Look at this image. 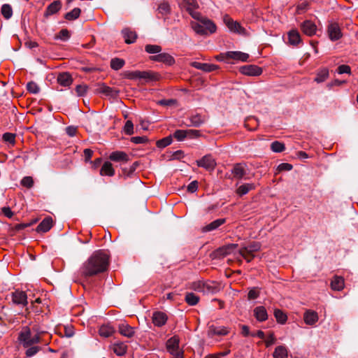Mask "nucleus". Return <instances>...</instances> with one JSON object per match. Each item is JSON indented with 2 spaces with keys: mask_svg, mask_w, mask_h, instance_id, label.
Segmentation results:
<instances>
[{
  "mask_svg": "<svg viewBox=\"0 0 358 358\" xmlns=\"http://www.w3.org/2000/svg\"><path fill=\"white\" fill-rule=\"evenodd\" d=\"M109 266V255L99 250L92 255L82 264L79 268V275L85 281L107 271Z\"/></svg>",
  "mask_w": 358,
  "mask_h": 358,
  "instance_id": "nucleus-1",
  "label": "nucleus"
},
{
  "mask_svg": "<svg viewBox=\"0 0 358 358\" xmlns=\"http://www.w3.org/2000/svg\"><path fill=\"white\" fill-rule=\"evenodd\" d=\"M197 20V22H191V27L196 34L200 35H208L216 31V25L212 20L203 17L201 15L199 17V20Z\"/></svg>",
  "mask_w": 358,
  "mask_h": 358,
  "instance_id": "nucleus-2",
  "label": "nucleus"
},
{
  "mask_svg": "<svg viewBox=\"0 0 358 358\" xmlns=\"http://www.w3.org/2000/svg\"><path fill=\"white\" fill-rule=\"evenodd\" d=\"M23 348H29L31 345L41 343L39 335H33L31 328L29 326H24L17 338Z\"/></svg>",
  "mask_w": 358,
  "mask_h": 358,
  "instance_id": "nucleus-3",
  "label": "nucleus"
},
{
  "mask_svg": "<svg viewBox=\"0 0 358 358\" xmlns=\"http://www.w3.org/2000/svg\"><path fill=\"white\" fill-rule=\"evenodd\" d=\"M125 78L130 80H144L146 82L157 81L161 78V75L151 71H127L124 72Z\"/></svg>",
  "mask_w": 358,
  "mask_h": 358,
  "instance_id": "nucleus-4",
  "label": "nucleus"
},
{
  "mask_svg": "<svg viewBox=\"0 0 358 358\" xmlns=\"http://www.w3.org/2000/svg\"><path fill=\"white\" fill-rule=\"evenodd\" d=\"M179 343L180 338L178 336H173L166 341V350L173 358H183V351L180 349Z\"/></svg>",
  "mask_w": 358,
  "mask_h": 358,
  "instance_id": "nucleus-5",
  "label": "nucleus"
},
{
  "mask_svg": "<svg viewBox=\"0 0 358 358\" xmlns=\"http://www.w3.org/2000/svg\"><path fill=\"white\" fill-rule=\"evenodd\" d=\"M224 22L231 31L242 36L248 35L246 29L243 27L240 23L236 21H234L231 17H229V15H227L224 17Z\"/></svg>",
  "mask_w": 358,
  "mask_h": 358,
  "instance_id": "nucleus-6",
  "label": "nucleus"
},
{
  "mask_svg": "<svg viewBox=\"0 0 358 358\" xmlns=\"http://www.w3.org/2000/svg\"><path fill=\"white\" fill-rule=\"evenodd\" d=\"M237 246V244L232 243L220 247L217 250L212 252L210 257L212 259H222L231 254Z\"/></svg>",
  "mask_w": 358,
  "mask_h": 358,
  "instance_id": "nucleus-7",
  "label": "nucleus"
},
{
  "mask_svg": "<svg viewBox=\"0 0 358 358\" xmlns=\"http://www.w3.org/2000/svg\"><path fill=\"white\" fill-rule=\"evenodd\" d=\"M196 164L207 171H213L216 166L215 159L210 155L203 156L201 159L196 161Z\"/></svg>",
  "mask_w": 358,
  "mask_h": 358,
  "instance_id": "nucleus-8",
  "label": "nucleus"
},
{
  "mask_svg": "<svg viewBox=\"0 0 358 358\" xmlns=\"http://www.w3.org/2000/svg\"><path fill=\"white\" fill-rule=\"evenodd\" d=\"M150 59L151 61L164 63L167 66H172L176 62L173 57L166 52H160L156 55L150 56Z\"/></svg>",
  "mask_w": 358,
  "mask_h": 358,
  "instance_id": "nucleus-9",
  "label": "nucleus"
},
{
  "mask_svg": "<svg viewBox=\"0 0 358 358\" xmlns=\"http://www.w3.org/2000/svg\"><path fill=\"white\" fill-rule=\"evenodd\" d=\"M184 7L194 19L199 20L201 15L196 10L199 6L196 0H185Z\"/></svg>",
  "mask_w": 358,
  "mask_h": 358,
  "instance_id": "nucleus-10",
  "label": "nucleus"
},
{
  "mask_svg": "<svg viewBox=\"0 0 358 358\" xmlns=\"http://www.w3.org/2000/svg\"><path fill=\"white\" fill-rule=\"evenodd\" d=\"M11 297L12 301L16 305L24 307L28 304L27 294L23 291L15 290L12 293Z\"/></svg>",
  "mask_w": 358,
  "mask_h": 358,
  "instance_id": "nucleus-11",
  "label": "nucleus"
},
{
  "mask_svg": "<svg viewBox=\"0 0 358 358\" xmlns=\"http://www.w3.org/2000/svg\"><path fill=\"white\" fill-rule=\"evenodd\" d=\"M239 71L242 74L249 76H259L262 73L260 67L252 64L243 66L240 67Z\"/></svg>",
  "mask_w": 358,
  "mask_h": 358,
  "instance_id": "nucleus-12",
  "label": "nucleus"
},
{
  "mask_svg": "<svg viewBox=\"0 0 358 358\" xmlns=\"http://www.w3.org/2000/svg\"><path fill=\"white\" fill-rule=\"evenodd\" d=\"M329 38L334 41L342 37V33L339 25L337 23H331L327 28Z\"/></svg>",
  "mask_w": 358,
  "mask_h": 358,
  "instance_id": "nucleus-13",
  "label": "nucleus"
},
{
  "mask_svg": "<svg viewBox=\"0 0 358 358\" xmlns=\"http://www.w3.org/2000/svg\"><path fill=\"white\" fill-rule=\"evenodd\" d=\"M301 29L306 35L311 36L315 34L317 27L312 21L305 20L301 23Z\"/></svg>",
  "mask_w": 358,
  "mask_h": 358,
  "instance_id": "nucleus-14",
  "label": "nucleus"
},
{
  "mask_svg": "<svg viewBox=\"0 0 358 358\" xmlns=\"http://www.w3.org/2000/svg\"><path fill=\"white\" fill-rule=\"evenodd\" d=\"M167 315L160 311L155 312L152 315V322L155 326L162 327L167 321Z\"/></svg>",
  "mask_w": 358,
  "mask_h": 358,
  "instance_id": "nucleus-15",
  "label": "nucleus"
},
{
  "mask_svg": "<svg viewBox=\"0 0 358 358\" xmlns=\"http://www.w3.org/2000/svg\"><path fill=\"white\" fill-rule=\"evenodd\" d=\"M227 58L229 59L240 60L242 62H247L249 58V55L239 51H229L226 52Z\"/></svg>",
  "mask_w": 358,
  "mask_h": 358,
  "instance_id": "nucleus-16",
  "label": "nucleus"
},
{
  "mask_svg": "<svg viewBox=\"0 0 358 358\" xmlns=\"http://www.w3.org/2000/svg\"><path fill=\"white\" fill-rule=\"evenodd\" d=\"M205 116L200 114H195L189 117V123L187 124L188 127H199L206 122Z\"/></svg>",
  "mask_w": 358,
  "mask_h": 358,
  "instance_id": "nucleus-17",
  "label": "nucleus"
},
{
  "mask_svg": "<svg viewBox=\"0 0 358 358\" xmlns=\"http://www.w3.org/2000/svg\"><path fill=\"white\" fill-rule=\"evenodd\" d=\"M119 332L124 336L131 338L134 336V329L127 323H121L118 326Z\"/></svg>",
  "mask_w": 358,
  "mask_h": 358,
  "instance_id": "nucleus-18",
  "label": "nucleus"
},
{
  "mask_svg": "<svg viewBox=\"0 0 358 358\" xmlns=\"http://www.w3.org/2000/svg\"><path fill=\"white\" fill-rule=\"evenodd\" d=\"M109 159L113 162H127L129 161V155L122 151H115L110 155Z\"/></svg>",
  "mask_w": 358,
  "mask_h": 358,
  "instance_id": "nucleus-19",
  "label": "nucleus"
},
{
  "mask_svg": "<svg viewBox=\"0 0 358 358\" xmlns=\"http://www.w3.org/2000/svg\"><path fill=\"white\" fill-rule=\"evenodd\" d=\"M57 82L58 83L64 87H69L71 85L73 82V79L71 76L68 72H63L58 75L57 76Z\"/></svg>",
  "mask_w": 358,
  "mask_h": 358,
  "instance_id": "nucleus-20",
  "label": "nucleus"
},
{
  "mask_svg": "<svg viewBox=\"0 0 358 358\" xmlns=\"http://www.w3.org/2000/svg\"><path fill=\"white\" fill-rule=\"evenodd\" d=\"M122 34L123 36L125 43L127 44L134 43L137 38L136 33L129 28L124 29L122 31Z\"/></svg>",
  "mask_w": 358,
  "mask_h": 358,
  "instance_id": "nucleus-21",
  "label": "nucleus"
},
{
  "mask_svg": "<svg viewBox=\"0 0 358 358\" xmlns=\"http://www.w3.org/2000/svg\"><path fill=\"white\" fill-rule=\"evenodd\" d=\"M52 227V219L50 217H45L43 221L37 226V232H47Z\"/></svg>",
  "mask_w": 358,
  "mask_h": 358,
  "instance_id": "nucleus-22",
  "label": "nucleus"
},
{
  "mask_svg": "<svg viewBox=\"0 0 358 358\" xmlns=\"http://www.w3.org/2000/svg\"><path fill=\"white\" fill-rule=\"evenodd\" d=\"M254 315L259 322H264L268 319V314L264 306H257L254 309Z\"/></svg>",
  "mask_w": 358,
  "mask_h": 358,
  "instance_id": "nucleus-23",
  "label": "nucleus"
},
{
  "mask_svg": "<svg viewBox=\"0 0 358 358\" xmlns=\"http://www.w3.org/2000/svg\"><path fill=\"white\" fill-rule=\"evenodd\" d=\"M192 66L197 69L202 70L205 72H211L217 69L218 66L212 64L200 63L194 62L192 64Z\"/></svg>",
  "mask_w": 358,
  "mask_h": 358,
  "instance_id": "nucleus-24",
  "label": "nucleus"
},
{
  "mask_svg": "<svg viewBox=\"0 0 358 358\" xmlns=\"http://www.w3.org/2000/svg\"><path fill=\"white\" fill-rule=\"evenodd\" d=\"M304 322L308 325H313L318 320V315L315 311L307 310L303 315Z\"/></svg>",
  "mask_w": 358,
  "mask_h": 358,
  "instance_id": "nucleus-25",
  "label": "nucleus"
},
{
  "mask_svg": "<svg viewBox=\"0 0 358 358\" xmlns=\"http://www.w3.org/2000/svg\"><path fill=\"white\" fill-rule=\"evenodd\" d=\"M98 90L100 93L110 97H116L119 93L117 90L108 87L104 84H101Z\"/></svg>",
  "mask_w": 358,
  "mask_h": 358,
  "instance_id": "nucleus-26",
  "label": "nucleus"
},
{
  "mask_svg": "<svg viewBox=\"0 0 358 358\" xmlns=\"http://www.w3.org/2000/svg\"><path fill=\"white\" fill-rule=\"evenodd\" d=\"M231 173L234 175V178H236L238 179H242L246 174L245 165L242 164H235L231 171Z\"/></svg>",
  "mask_w": 358,
  "mask_h": 358,
  "instance_id": "nucleus-27",
  "label": "nucleus"
},
{
  "mask_svg": "<svg viewBox=\"0 0 358 358\" xmlns=\"http://www.w3.org/2000/svg\"><path fill=\"white\" fill-rule=\"evenodd\" d=\"M289 43L292 45H296L301 42L299 32L296 29H292L288 32Z\"/></svg>",
  "mask_w": 358,
  "mask_h": 358,
  "instance_id": "nucleus-28",
  "label": "nucleus"
},
{
  "mask_svg": "<svg viewBox=\"0 0 358 358\" xmlns=\"http://www.w3.org/2000/svg\"><path fill=\"white\" fill-rule=\"evenodd\" d=\"M329 76V71L327 68H322L320 69L316 73V77L314 79V81L317 83H321L324 82Z\"/></svg>",
  "mask_w": 358,
  "mask_h": 358,
  "instance_id": "nucleus-29",
  "label": "nucleus"
},
{
  "mask_svg": "<svg viewBox=\"0 0 358 358\" xmlns=\"http://www.w3.org/2000/svg\"><path fill=\"white\" fill-rule=\"evenodd\" d=\"M225 222H226V220L224 218L215 220L213 222H210V224L206 225L203 228V231L208 232V231H211L215 230L219 227H220L222 224H224Z\"/></svg>",
  "mask_w": 358,
  "mask_h": 358,
  "instance_id": "nucleus-30",
  "label": "nucleus"
},
{
  "mask_svg": "<svg viewBox=\"0 0 358 358\" xmlns=\"http://www.w3.org/2000/svg\"><path fill=\"white\" fill-rule=\"evenodd\" d=\"M62 8V3L60 1H54L46 8L45 15H51L57 13Z\"/></svg>",
  "mask_w": 358,
  "mask_h": 358,
  "instance_id": "nucleus-31",
  "label": "nucleus"
},
{
  "mask_svg": "<svg viewBox=\"0 0 358 358\" xmlns=\"http://www.w3.org/2000/svg\"><path fill=\"white\" fill-rule=\"evenodd\" d=\"M331 287L334 290H342L344 287V279L340 276H334L331 282Z\"/></svg>",
  "mask_w": 358,
  "mask_h": 358,
  "instance_id": "nucleus-32",
  "label": "nucleus"
},
{
  "mask_svg": "<svg viewBox=\"0 0 358 358\" xmlns=\"http://www.w3.org/2000/svg\"><path fill=\"white\" fill-rule=\"evenodd\" d=\"M273 358H287L288 350L284 345H278L275 348L273 353Z\"/></svg>",
  "mask_w": 358,
  "mask_h": 358,
  "instance_id": "nucleus-33",
  "label": "nucleus"
},
{
  "mask_svg": "<svg viewBox=\"0 0 358 358\" xmlns=\"http://www.w3.org/2000/svg\"><path fill=\"white\" fill-rule=\"evenodd\" d=\"M115 330L113 327L108 324H103L100 327L99 334L101 337L108 338L113 335Z\"/></svg>",
  "mask_w": 358,
  "mask_h": 358,
  "instance_id": "nucleus-34",
  "label": "nucleus"
},
{
  "mask_svg": "<svg viewBox=\"0 0 358 358\" xmlns=\"http://www.w3.org/2000/svg\"><path fill=\"white\" fill-rule=\"evenodd\" d=\"M100 174L101 176H113L115 174V170L113 168V165L109 162H106L103 164L101 170H100Z\"/></svg>",
  "mask_w": 358,
  "mask_h": 358,
  "instance_id": "nucleus-35",
  "label": "nucleus"
},
{
  "mask_svg": "<svg viewBox=\"0 0 358 358\" xmlns=\"http://www.w3.org/2000/svg\"><path fill=\"white\" fill-rule=\"evenodd\" d=\"M253 189H255V185L253 183H245L238 187L236 189V193L241 196L248 194L250 190Z\"/></svg>",
  "mask_w": 358,
  "mask_h": 358,
  "instance_id": "nucleus-36",
  "label": "nucleus"
},
{
  "mask_svg": "<svg viewBox=\"0 0 358 358\" xmlns=\"http://www.w3.org/2000/svg\"><path fill=\"white\" fill-rule=\"evenodd\" d=\"M229 333L228 329L224 327L211 326L209 329V334L211 335L224 336Z\"/></svg>",
  "mask_w": 358,
  "mask_h": 358,
  "instance_id": "nucleus-37",
  "label": "nucleus"
},
{
  "mask_svg": "<svg viewBox=\"0 0 358 358\" xmlns=\"http://www.w3.org/2000/svg\"><path fill=\"white\" fill-rule=\"evenodd\" d=\"M127 346L124 343H117L113 345V350L114 353L118 356L124 355L127 352Z\"/></svg>",
  "mask_w": 358,
  "mask_h": 358,
  "instance_id": "nucleus-38",
  "label": "nucleus"
},
{
  "mask_svg": "<svg viewBox=\"0 0 358 358\" xmlns=\"http://www.w3.org/2000/svg\"><path fill=\"white\" fill-rule=\"evenodd\" d=\"M185 301L189 306H195L199 301V297L192 292H187Z\"/></svg>",
  "mask_w": 358,
  "mask_h": 358,
  "instance_id": "nucleus-39",
  "label": "nucleus"
},
{
  "mask_svg": "<svg viewBox=\"0 0 358 358\" xmlns=\"http://www.w3.org/2000/svg\"><path fill=\"white\" fill-rule=\"evenodd\" d=\"M261 248V244L259 242H252L250 244H249L248 246L243 247L241 249L243 250V251L248 252L250 254L254 253L255 252H257Z\"/></svg>",
  "mask_w": 358,
  "mask_h": 358,
  "instance_id": "nucleus-40",
  "label": "nucleus"
},
{
  "mask_svg": "<svg viewBox=\"0 0 358 358\" xmlns=\"http://www.w3.org/2000/svg\"><path fill=\"white\" fill-rule=\"evenodd\" d=\"M124 64L125 62L124 59L120 58H113L110 61V67L112 69L117 71L122 69Z\"/></svg>",
  "mask_w": 358,
  "mask_h": 358,
  "instance_id": "nucleus-41",
  "label": "nucleus"
},
{
  "mask_svg": "<svg viewBox=\"0 0 358 358\" xmlns=\"http://www.w3.org/2000/svg\"><path fill=\"white\" fill-rule=\"evenodd\" d=\"M1 12L5 19L8 20L13 15V9L10 5L5 3L1 6Z\"/></svg>",
  "mask_w": 358,
  "mask_h": 358,
  "instance_id": "nucleus-42",
  "label": "nucleus"
},
{
  "mask_svg": "<svg viewBox=\"0 0 358 358\" xmlns=\"http://www.w3.org/2000/svg\"><path fill=\"white\" fill-rule=\"evenodd\" d=\"M81 10L79 8H75L65 15V19L67 20H74L79 17Z\"/></svg>",
  "mask_w": 358,
  "mask_h": 358,
  "instance_id": "nucleus-43",
  "label": "nucleus"
},
{
  "mask_svg": "<svg viewBox=\"0 0 358 358\" xmlns=\"http://www.w3.org/2000/svg\"><path fill=\"white\" fill-rule=\"evenodd\" d=\"M274 316L280 324H285L287 320L286 314L280 309L274 310Z\"/></svg>",
  "mask_w": 358,
  "mask_h": 358,
  "instance_id": "nucleus-44",
  "label": "nucleus"
},
{
  "mask_svg": "<svg viewBox=\"0 0 358 358\" xmlns=\"http://www.w3.org/2000/svg\"><path fill=\"white\" fill-rule=\"evenodd\" d=\"M145 50L149 54H159L162 51V47L158 45H146L145 46Z\"/></svg>",
  "mask_w": 358,
  "mask_h": 358,
  "instance_id": "nucleus-45",
  "label": "nucleus"
},
{
  "mask_svg": "<svg viewBox=\"0 0 358 358\" xmlns=\"http://www.w3.org/2000/svg\"><path fill=\"white\" fill-rule=\"evenodd\" d=\"M27 350L25 351V355L27 357H32L35 355H36L41 349V347L36 345H31L29 348H26Z\"/></svg>",
  "mask_w": 358,
  "mask_h": 358,
  "instance_id": "nucleus-46",
  "label": "nucleus"
},
{
  "mask_svg": "<svg viewBox=\"0 0 358 358\" xmlns=\"http://www.w3.org/2000/svg\"><path fill=\"white\" fill-rule=\"evenodd\" d=\"M217 287L213 285V283L211 282H204L203 285V294H213L216 292Z\"/></svg>",
  "mask_w": 358,
  "mask_h": 358,
  "instance_id": "nucleus-47",
  "label": "nucleus"
},
{
  "mask_svg": "<svg viewBox=\"0 0 358 358\" xmlns=\"http://www.w3.org/2000/svg\"><path fill=\"white\" fill-rule=\"evenodd\" d=\"M139 165L138 162H135L131 165L129 168L124 167L122 169V173L127 176H131L132 174L135 172L137 166Z\"/></svg>",
  "mask_w": 358,
  "mask_h": 358,
  "instance_id": "nucleus-48",
  "label": "nucleus"
},
{
  "mask_svg": "<svg viewBox=\"0 0 358 358\" xmlns=\"http://www.w3.org/2000/svg\"><path fill=\"white\" fill-rule=\"evenodd\" d=\"M271 149L274 152H281L285 149V147L282 143L276 141L271 143Z\"/></svg>",
  "mask_w": 358,
  "mask_h": 358,
  "instance_id": "nucleus-49",
  "label": "nucleus"
},
{
  "mask_svg": "<svg viewBox=\"0 0 358 358\" xmlns=\"http://www.w3.org/2000/svg\"><path fill=\"white\" fill-rule=\"evenodd\" d=\"M172 143L171 136H166L157 142V146L159 148H164Z\"/></svg>",
  "mask_w": 358,
  "mask_h": 358,
  "instance_id": "nucleus-50",
  "label": "nucleus"
},
{
  "mask_svg": "<svg viewBox=\"0 0 358 358\" xmlns=\"http://www.w3.org/2000/svg\"><path fill=\"white\" fill-rule=\"evenodd\" d=\"M27 89L28 92H29L30 93H32V94H37L40 91V88L38 86V85L33 81L29 82L27 83Z\"/></svg>",
  "mask_w": 358,
  "mask_h": 358,
  "instance_id": "nucleus-51",
  "label": "nucleus"
},
{
  "mask_svg": "<svg viewBox=\"0 0 358 358\" xmlns=\"http://www.w3.org/2000/svg\"><path fill=\"white\" fill-rule=\"evenodd\" d=\"M2 138L4 141L8 142L12 145H14L15 143V134L13 133H4L3 134Z\"/></svg>",
  "mask_w": 358,
  "mask_h": 358,
  "instance_id": "nucleus-52",
  "label": "nucleus"
},
{
  "mask_svg": "<svg viewBox=\"0 0 358 358\" xmlns=\"http://www.w3.org/2000/svg\"><path fill=\"white\" fill-rule=\"evenodd\" d=\"M158 11L162 15H167L170 12V6L166 2L160 3L158 6Z\"/></svg>",
  "mask_w": 358,
  "mask_h": 358,
  "instance_id": "nucleus-53",
  "label": "nucleus"
},
{
  "mask_svg": "<svg viewBox=\"0 0 358 358\" xmlns=\"http://www.w3.org/2000/svg\"><path fill=\"white\" fill-rule=\"evenodd\" d=\"M21 185L27 188H31L34 185L33 178L30 176H25L21 180Z\"/></svg>",
  "mask_w": 358,
  "mask_h": 358,
  "instance_id": "nucleus-54",
  "label": "nucleus"
},
{
  "mask_svg": "<svg viewBox=\"0 0 358 358\" xmlns=\"http://www.w3.org/2000/svg\"><path fill=\"white\" fill-rule=\"evenodd\" d=\"M174 138L178 141H182L187 138V132L185 130H176L173 134Z\"/></svg>",
  "mask_w": 358,
  "mask_h": 358,
  "instance_id": "nucleus-55",
  "label": "nucleus"
},
{
  "mask_svg": "<svg viewBox=\"0 0 358 358\" xmlns=\"http://www.w3.org/2000/svg\"><path fill=\"white\" fill-rule=\"evenodd\" d=\"M238 253L243 258H244L247 261V262H250L255 257L254 253L250 254L248 252H243L242 249L239 250Z\"/></svg>",
  "mask_w": 358,
  "mask_h": 358,
  "instance_id": "nucleus-56",
  "label": "nucleus"
},
{
  "mask_svg": "<svg viewBox=\"0 0 358 358\" xmlns=\"http://www.w3.org/2000/svg\"><path fill=\"white\" fill-rule=\"evenodd\" d=\"M259 296V292L257 287H252L250 289L248 294V299L249 300L256 299Z\"/></svg>",
  "mask_w": 358,
  "mask_h": 358,
  "instance_id": "nucleus-57",
  "label": "nucleus"
},
{
  "mask_svg": "<svg viewBox=\"0 0 358 358\" xmlns=\"http://www.w3.org/2000/svg\"><path fill=\"white\" fill-rule=\"evenodd\" d=\"M124 131L127 135H131L134 133V124L131 120H127L124 127Z\"/></svg>",
  "mask_w": 358,
  "mask_h": 358,
  "instance_id": "nucleus-58",
  "label": "nucleus"
},
{
  "mask_svg": "<svg viewBox=\"0 0 358 358\" xmlns=\"http://www.w3.org/2000/svg\"><path fill=\"white\" fill-rule=\"evenodd\" d=\"M203 281H196L194 282L192 285V289H193L194 291L202 292H203Z\"/></svg>",
  "mask_w": 358,
  "mask_h": 358,
  "instance_id": "nucleus-59",
  "label": "nucleus"
},
{
  "mask_svg": "<svg viewBox=\"0 0 358 358\" xmlns=\"http://www.w3.org/2000/svg\"><path fill=\"white\" fill-rule=\"evenodd\" d=\"M57 38L62 41H67L70 38V33L66 29H63L59 32Z\"/></svg>",
  "mask_w": 358,
  "mask_h": 358,
  "instance_id": "nucleus-60",
  "label": "nucleus"
},
{
  "mask_svg": "<svg viewBox=\"0 0 358 358\" xmlns=\"http://www.w3.org/2000/svg\"><path fill=\"white\" fill-rule=\"evenodd\" d=\"M275 341L276 338L275 337L274 334L273 332H270L265 341V345L267 348H268L271 345H273L275 343Z\"/></svg>",
  "mask_w": 358,
  "mask_h": 358,
  "instance_id": "nucleus-61",
  "label": "nucleus"
},
{
  "mask_svg": "<svg viewBox=\"0 0 358 358\" xmlns=\"http://www.w3.org/2000/svg\"><path fill=\"white\" fill-rule=\"evenodd\" d=\"M148 141V139L146 136H134L131 138V141L135 144L145 143Z\"/></svg>",
  "mask_w": 358,
  "mask_h": 358,
  "instance_id": "nucleus-62",
  "label": "nucleus"
},
{
  "mask_svg": "<svg viewBox=\"0 0 358 358\" xmlns=\"http://www.w3.org/2000/svg\"><path fill=\"white\" fill-rule=\"evenodd\" d=\"M337 73L338 74H343V73L350 74L351 69L348 65L343 64L338 67Z\"/></svg>",
  "mask_w": 358,
  "mask_h": 358,
  "instance_id": "nucleus-63",
  "label": "nucleus"
},
{
  "mask_svg": "<svg viewBox=\"0 0 358 358\" xmlns=\"http://www.w3.org/2000/svg\"><path fill=\"white\" fill-rule=\"evenodd\" d=\"M87 90V87L86 85H78L76 87V92L77 93V95L79 96H84Z\"/></svg>",
  "mask_w": 358,
  "mask_h": 358,
  "instance_id": "nucleus-64",
  "label": "nucleus"
}]
</instances>
